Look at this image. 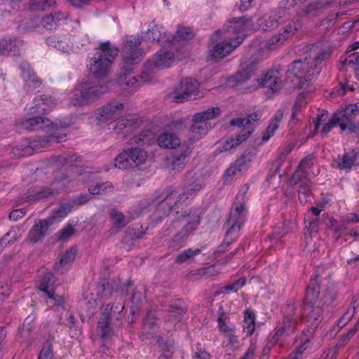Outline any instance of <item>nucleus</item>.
<instances>
[{
  "instance_id": "nucleus-1",
  "label": "nucleus",
  "mask_w": 359,
  "mask_h": 359,
  "mask_svg": "<svg viewBox=\"0 0 359 359\" xmlns=\"http://www.w3.org/2000/svg\"><path fill=\"white\" fill-rule=\"evenodd\" d=\"M332 50L330 48L320 50L318 53L305 57L304 60L294 61L286 72L287 79L294 86L302 87L305 83L316 79L320 74L323 62L330 57Z\"/></svg>"
},
{
  "instance_id": "nucleus-2",
  "label": "nucleus",
  "mask_w": 359,
  "mask_h": 359,
  "mask_svg": "<svg viewBox=\"0 0 359 359\" xmlns=\"http://www.w3.org/2000/svg\"><path fill=\"white\" fill-rule=\"evenodd\" d=\"M22 126L28 130H45L47 128L48 132L51 133L48 136L40 137L37 140H34L30 146L13 148L12 153L18 157L30 155L34 148H43L49 143H58L66 140V134H57L56 133L57 126L53 124L50 119L40 115L28 116L22 123Z\"/></svg>"
},
{
  "instance_id": "nucleus-3",
  "label": "nucleus",
  "mask_w": 359,
  "mask_h": 359,
  "mask_svg": "<svg viewBox=\"0 0 359 359\" xmlns=\"http://www.w3.org/2000/svg\"><path fill=\"white\" fill-rule=\"evenodd\" d=\"M141 43L142 39L139 36H130L126 39L123 46L122 67L128 74H122L117 82L124 90L128 91H132L138 86V80L136 77L131 76L129 72L132 70L133 65L142 60L144 52L139 48Z\"/></svg>"
},
{
  "instance_id": "nucleus-4",
  "label": "nucleus",
  "mask_w": 359,
  "mask_h": 359,
  "mask_svg": "<svg viewBox=\"0 0 359 359\" xmlns=\"http://www.w3.org/2000/svg\"><path fill=\"white\" fill-rule=\"evenodd\" d=\"M248 190L249 186L246 184L241 187L229 212V216L226 223L227 231L225 241L227 245H231V243L237 239L239 236L241 226L247 220L248 209L246 203L248 198L247 196Z\"/></svg>"
},
{
  "instance_id": "nucleus-5",
  "label": "nucleus",
  "mask_w": 359,
  "mask_h": 359,
  "mask_svg": "<svg viewBox=\"0 0 359 359\" xmlns=\"http://www.w3.org/2000/svg\"><path fill=\"white\" fill-rule=\"evenodd\" d=\"M118 52L119 48L109 41L100 43L93 55L88 57L87 67L90 73L97 78L107 76Z\"/></svg>"
},
{
  "instance_id": "nucleus-6",
  "label": "nucleus",
  "mask_w": 359,
  "mask_h": 359,
  "mask_svg": "<svg viewBox=\"0 0 359 359\" xmlns=\"http://www.w3.org/2000/svg\"><path fill=\"white\" fill-rule=\"evenodd\" d=\"M109 91L107 83H96L87 80L78 84L72 92L70 102L74 106L90 104Z\"/></svg>"
},
{
  "instance_id": "nucleus-7",
  "label": "nucleus",
  "mask_w": 359,
  "mask_h": 359,
  "mask_svg": "<svg viewBox=\"0 0 359 359\" xmlns=\"http://www.w3.org/2000/svg\"><path fill=\"white\" fill-rule=\"evenodd\" d=\"M260 116L259 113L254 112L243 118L231 119L230 121L231 126H238L239 128L243 127V129L235 137H227L222 141V146L219 148V151H230L248 139L254 131V128L252 125L258 121Z\"/></svg>"
},
{
  "instance_id": "nucleus-8",
  "label": "nucleus",
  "mask_w": 359,
  "mask_h": 359,
  "mask_svg": "<svg viewBox=\"0 0 359 359\" xmlns=\"http://www.w3.org/2000/svg\"><path fill=\"white\" fill-rule=\"evenodd\" d=\"M124 309V300L120 299L113 305L109 304L103 305L101 307L100 317L97 323L98 331L101 333L102 338H107L111 332L110 324L113 323L119 325V322L123 318V311Z\"/></svg>"
},
{
  "instance_id": "nucleus-9",
  "label": "nucleus",
  "mask_w": 359,
  "mask_h": 359,
  "mask_svg": "<svg viewBox=\"0 0 359 359\" xmlns=\"http://www.w3.org/2000/svg\"><path fill=\"white\" fill-rule=\"evenodd\" d=\"M147 159V151L139 147H131L123 150L114 160V165L121 170L138 167Z\"/></svg>"
},
{
  "instance_id": "nucleus-10",
  "label": "nucleus",
  "mask_w": 359,
  "mask_h": 359,
  "mask_svg": "<svg viewBox=\"0 0 359 359\" xmlns=\"http://www.w3.org/2000/svg\"><path fill=\"white\" fill-rule=\"evenodd\" d=\"M173 62V53L170 51H158L144 64V69L140 76L141 81H149L153 74L160 69L170 67Z\"/></svg>"
},
{
  "instance_id": "nucleus-11",
  "label": "nucleus",
  "mask_w": 359,
  "mask_h": 359,
  "mask_svg": "<svg viewBox=\"0 0 359 359\" xmlns=\"http://www.w3.org/2000/svg\"><path fill=\"white\" fill-rule=\"evenodd\" d=\"M173 99L177 102L196 100L199 94V83L191 78H185L180 81L173 90Z\"/></svg>"
},
{
  "instance_id": "nucleus-12",
  "label": "nucleus",
  "mask_w": 359,
  "mask_h": 359,
  "mask_svg": "<svg viewBox=\"0 0 359 359\" xmlns=\"http://www.w3.org/2000/svg\"><path fill=\"white\" fill-rule=\"evenodd\" d=\"M296 306L294 304H287L283 311V320L278 323L274 333L280 338L290 335L294 332L297 326L295 317Z\"/></svg>"
},
{
  "instance_id": "nucleus-13",
  "label": "nucleus",
  "mask_w": 359,
  "mask_h": 359,
  "mask_svg": "<svg viewBox=\"0 0 359 359\" xmlns=\"http://www.w3.org/2000/svg\"><path fill=\"white\" fill-rule=\"evenodd\" d=\"M56 103L54 99L47 95H39L34 98L30 106L25 108L27 116L40 115L44 116L52 110Z\"/></svg>"
},
{
  "instance_id": "nucleus-14",
  "label": "nucleus",
  "mask_w": 359,
  "mask_h": 359,
  "mask_svg": "<svg viewBox=\"0 0 359 359\" xmlns=\"http://www.w3.org/2000/svg\"><path fill=\"white\" fill-rule=\"evenodd\" d=\"M322 306V303H304L302 307V316L306 319L307 325L311 330L308 332L311 334L322 320L323 312Z\"/></svg>"
},
{
  "instance_id": "nucleus-15",
  "label": "nucleus",
  "mask_w": 359,
  "mask_h": 359,
  "mask_svg": "<svg viewBox=\"0 0 359 359\" xmlns=\"http://www.w3.org/2000/svg\"><path fill=\"white\" fill-rule=\"evenodd\" d=\"M245 34L238 36L231 41H222L216 44L210 50V56L212 60H218L229 55L235 48L239 46L244 40Z\"/></svg>"
},
{
  "instance_id": "nucleus-16",
  "label": "nucleus",
  "mask_w": 359,
  "mask_h": 359,
  "mask_svg": "<svg viewBox=\"0 0 359 359\" xmlns=\"http://www.w3.org/2000/svg\"><path fill=\"white\" fill-rule=\"evenodd\" d=\"M346 123L341 126V132L348 130L349 134L359 135V102L349 104L345 108Z\"/></svg>"
},
{
  "instance_id": "nucleus-17",
  "label": "nucleus",
  "mask_w": 359,
  "mask_h": 359,
  "mask_svg": "<svg viewBox=\"0 0 359 359\" xmlns=\"http://www.w3.org/2000/svg\"><path fill=\"white\" fill-rule=\"evenodd\" d=\"M191 153L192 148L189 144H181L179 149L175 151L169 158L171 169L176 172L184 170Z\"/></svg>"
},
{
  "instance_id": "nucleus-18",
  "label": "nucleus",
  "mask_w": 359,
  "mask_h": 359,
  "mask_svg": "<svg viewBox=\"0 0 359 359\" xmlns=\"http://www.w3.org/2000/svg\"><path fill=\"white\" fill-rule=\"evenodd\" d=\"M359 154L355 149L345 151L341 156H338L332 161V166L340 170L350 172L359 165Z\"/></svg>"
},
{
  "instance_id": "nucleus-19",
  "label": "nucleus",
  "mask_w": 359,
  "mask_h": 359,
  "mask_svg": "<svg viewBox=\"0 0 359 359\" xmlns=\"http://www.w3.org/2000/svg\"><path fill=\"white\" fill-rule=\"evenodd\" d=\"M313 158L311 156H308L303 158L291 177L290 183L292 185H296L303 180L310 179L315 176L316 174L313 170Z\"/></svg>"
},
{
  "instance_id": "nucleus-20",
  "label": "nucleus",
  "mask_w": 359,
  "mask_h": 359,
  "mask_svg": "<svg viewBox=\"0 0 359 359\" xmlns=\"http://www.w3.org/2000/svg\"><path fill=\"white\" fill-rule=\"evenodd\" d=\"M70 41V36L67 34L53 35L46 39L48 45L55 48L61 52H76L81 49L79 44L72 43Z\"/></svg>"
},
{
  "instance_id": "nucleus-21",
  "label": "nucleus",
  "mask_w": 359,
  "mask_h": 359,
  "mask_svg": "<svg viewBox=\"0 0 359 359\" xmlns=\"http://www.w3.org/2000/svg\"><path fill=\"white\" fill-rule=\"evenodd\" d=\"M254 157L255 154L252 151H245L244 153L226 170L225 176H233L247 170Z\"/></svg>"
},
{
  "instance_id": "nucleus-22",
  "label": "nucleus",
  "mask_w": 359,
  "mask_h": 359,
  "mask_svg": "<svg viewBox=\"0 0 359 359\" xmlns=\"http://www.w3.org/2000/svg\"><path fill=\"white\" fill-rule=\"evenodd\" d=\"M128 285H120L114 280L106 281L98 285L97 295L100 299H109L114 292L118 293L119 295H125L128 292Z\"/></svg>"
},
{
  "instance_id": "nucleus-23",
  "label": "nucleus",
  "mask_w": 359,
  "mask_h": 359,
  "mask_svg": "<svg viewBox=\"0 0 359 359\" xmlns=\"http://www.w3.org/2000/svg\"><path fill=\"white\" fill-rule=\"evenodd\" d=\"M283 74L280 69H269L265 74L264 77L261 79L259 84L276 92L280 90L283 86L282 81Z\"/></svg>"
},
{
  "instance_id": "nucleus-24",
  "label": "nucleus",
  "mask_w": 359,
  "mask_h": 359,
  "mask_svg": "<svg viewBox=\"0 0 359 359\" xmlns=\"http://www.w3.org/2000/svg\"><path fill=\"white\" fill-rule=\"evenodd\" d=\"M174 191V189L172 187L165 189L153 201L159 205V208L163 210L164 215L169 214L176 203L177 201Z\"/></svg>"
},
{
  "instance_id": "nucleus-25",
  "label": "nucleus",
  "mask_w": 359,
  "mask_h": 359,
  "mask_svg": "<svg viewBox=\"0 0 359 359\" xmlns=\"http://www.w3.org/2000/svg\"><path fill=\"white\" fill-rule=\"evenodd\" d=\"M252 25H254L252 18L242 17L238 19H233L228 22L226 32L235 34L243 33L241 36H243L245 34V38L247 36L245 32L253 30Z\"/></svg>"
},
{
  "instance_id": "nucleus-26",
  "label": "nucleus",
  "mask_w": 359,
  "mask_h": 359,
  "mask_svg": "<svg viewBox=\"0 0 359 359\" xmlns=\"http://www.w3.org/2000/svg\"><path fill=\"white\" fill-rule=\"evenodd\" d=\"M125 108V104L118 100H113L99 109L98 118L108 121L121 114Z\"/></svg>"
},
{
  "instance_id": "nucleus-27",
  "label": "nucleus",
  "mask_w": 359,
  "mask_h": 359,
  "mask_svg": "<svg viewBox=\"0 0 359 359\" xmlns=\"http://www.w3.org/2000/svg\"><path fill=\"white\" fill-rule=\"evenodd\" d=\"M201 189L200 180L191 178L182 188V192L177 197L179 203H186L187 201L194 198Z\"/></svg>"
},
{
  "instance_id": "nucleus-28",
  "label": "nucleus",
  "mask_w": 359,
  "mask_h": 359,
  "mask_svg": "<svg viewBox=\"0 0 359 359\" xmlns=\"http://www.w3.org/2000/svg\"><path fill=\"white\" fill-rule=\"evenodd\" d=\"M255 74L254 65L248 64L243 60L241 69L231 76V81L236 88H241Z\"/></svg>"
},
{
  "instance_id": "nucleus-29",
  "label": "nucleus",
  "mask_w": 359,
  "mask_h": 359,
  "mask_svg": "<svg viewBox=\"0 0 359 359\" xmlns=\"http://www.w3.org/2000/svg\"><path fill=\"white\" fill-rule=\"evenodd\" d=\"M147 37L152 40L156 41L160 46H170L176 39V36L167 34H161V30L157 25L150 24L146 32Z\"/></svg>"
},
{
  "instance_id": "nucleus-30",
  "label": "nucleus",
  "mask_w": 359,
  "mask_h": 359,
  "mask_svg": "<svg viewBox=\"0 0 359 359\" xmlns=\"http://www.w3.org/2000/svg\"><path fill=\"white\" fill-rule=\"evenodd\" d=\"M111 128L116 131L117 135L127 137L135 128V122L126 116H122L109 124V129Z\"/></svg>"
},
{
  "instance_id": "nucleus-31",
  "label": "nucleus",
  "mask_w": 359,
  "mask_h": 359,
  "mask_svg": "<svg viewBox=\"0 0 359 359\" xmlns=\"http://www.w3.org/2000/svg\"><path fill=\"white\" fill-rule=\"evenodd\" d=\"M21 77L25 81L29 88L36 90L41 86V81L36 76L28 63H23L20 65Z\"/></svg>"
},
{
  "instance_id": "nucleus-32",
  "label": "nucleus",
  "mask_w": 359,
  "mask_h": 359,
  "mask_svg": "<svg viewBox=\"0 0 359 359\" xmlns=\"http://www.w3.org/2000/svg\"><path fill=\"white\" fill-rule=\"evenodd\" d=\"M76 252V251L74 249L71 248L65 253L60 254L57 257V261L55 263V271L60 273H62L67 271L74 260Z\"/></svg>"
},
{
  "instance_id": "nucleus-33",
  "label": "nucleus",
  "mask_w": 359,
  "mask_h": 359,
  "mask_svg": "<svg viewBox=\"0 0 359 359\" xmlns=\"http://www.w3.org/2000/svg\"><path fill=\"white\" fill-rule=\"evenodd\" d=\"M50 226L46 219H39L33 225L29 233V240L34 243L41 241Z\"/></svg>"
},
{
  "instance_id": "nucleus-34",
  "label": "nucleus",
  "mask_w": 359,
  "mask_h": 359,
  "mask_svg": "<svg viewBox=\"0 0 359 359\" xmlns=\"http://www.w3.org/2000/svg\"><path fill=\"white\" fill-rule=\"evenodd\" d=\"M359 66V52L347 53L340 57L337 68L341 72H346L348 68L355 70Z\"/></svg>"
},
{
  "instance_id": "nucleus-35",
  "label": "nucleus",
  "mask_w": 359,
  "mask_h": 359,
  "mask_svg": "<svg viewBox=\"0 0 359 359\" xmlns=\"http://www.w3.org/2000/svg\"><path fill=\"white\" fill-rule=\"evenodd\" d=\"M158 145L163 149H176L180 147V138L172 133H163L160 134L156 140Z\"/></svg>"
},
{
  "instance_id": "nucleus-36",
  "label": "nucleus",
  "mask_w": 359,
  "mask_h": 359,
  "mask_svg": "<svg viewBox=\"0 0 359 359\" xmlns=\"http://www.w3.org/2000/svg\"><path fill=\"white\" fill-rule=\"evenodd\" d=\"M320 294V285L318 280V277L312 278L310 280V283L307 287L306 292V297L304 303L308 304H318L321 303L318 299Z\"/></svg>"
},
{
  "instance_id": "nucleus-37",
  "label": "nucleus",
  "mask_w": 359,
  "mask_h": 359,
  "mask_svg": "<svg viewBox=\"0 0 359 359\" xmlns=\"http://www.w3.org/2000/svg\"><path fill=\"white\" fill-rule=\"evenodd\" d=\"M67 19L65 13L57 11L45 16L42 20V24L48 29H52L62 25Z\"/></svg>"
},
{
  "instance_id": "nucleus-38",
  "label": "nucleus",
  "mask_w": 359,
  "mask_h": 359,
  "mask_svg": "<svg viewBox=\"0 0 359 359\" xmlns=\"http://www.w3.org/2000/svg\"><path fill=\"white\" fill-rule=\"evenodd\" d=\"M330 4V1L329 0H315L306 6L302 15L307 18L316 16L328 7Z\"/></svg>"
},
{
  "instance_id": "nucleus-39",
  "label": "nucleus",
  "mask_w": 359,
  "mask_h": 359,
  "mask_svg": "<svg viewBox=\"0 0 359 359\" xmlns=\"http://www.w3.org/2000/svg\"><path fill=\"white\" fill-rule=\"evenodd\" d=\"M343 123H346L345 109L341 111L335 112L332 115L330 120L322 128L320 131L322 136H326L337 126H339L341 128Z\"/></svg>"
},
{
  "instance_id": "nucleus-40",
  "label": "nucleus",
  "mask_w": 359,
  "mask_h": 359,
  "mask_svg": "<svg viewBox=\"0 0 359 359\" xmlns=\"http://www.w3.org/2000/svg\"><path fill=\"white\" fill-rule=\"evenodd\" d=\"M55 283V279L54 275L51 272L47 271L44 273V276L41 280L39 289L45 292L49 298H53Z\"/></svg>"
},
{
  "instance_id": "nucleus-41",
  "label": "nucleus",
  "mask_w": 359,
  "mask_h": 359,
  "mask_svg": "<svg viewBox=\"0 0 359 359\" xmlns=\"http://www.w3.org/2000/svg\"><path fill=\"white\" fill-rule=\"evenodd\" d=\"M71 206L68 204L62 205L57 210L52 212L51 215L46 219L50 226L62 221L70 212Z\"/></svg>"
},
{
  "instance_id": "nucleus-42",
  "label": "nucleus",
  "mask_w": 359,
  "mask_h": 359,
  "mask_svg": "<svg viewBox=\"0 0 359 359\" xmlns=\"http://www.w3.org/2000/svg\"><path fill=\"white\" fill-rule=\"evenodd\" d=\"M190 128L191 135L195 139H199L205 135L210 128V124L206 121H193Z\"/></svg>"
},
{
  "instance_id": "nucleus-43",
  "label": "nucleus",
  "mask_w": 359,
  "mask_h": 359,
  "mask_svg": "<svg viewBox=\"0 0 359 359\" xmlns=\"http://www.w3.org/2000/svg\"><path fill=\"white\" fill-rule=\"evenodd\" d=\"M358 306L359 296L353 297L346 312L339 320V326L344 327L352 318Z\"/></svg>"
},
{
  "instance_id": "nucleus-44",
  "label": "nucleus",
  "mask_w": 359,
  "mask_h": 359,
  "mask_svg": "<svg viewBox=\"0 0 359 359\" xmlns=\"http://www.w3.org/2000/svg\"><path fill=\"white\" fill-rule=\"evenodd\" d=\"M221 114V109L219 107H210L205 111L198 112L194 114L193 121H206L211 120Z\"/></svg>"
},
{
  "instance_id": "nucleus-45",
  "label": "nucleus",
  "mask_w": 359,
  "mask_h": 359,
  "mask_svg": "<svg viewBox=\"0 0 359 359\" xmlns=\"http://www.w3.org/2000/svg\"><path fill=\"white\" fill-rule=\"evenodd\" d=\"M56 4L55 0H30L29 8L33 11H45Z\"/></svg>"
},
{
  "instance_id": "nucleus-46",
  "label": "nucleus",
  "mask_w": 359,
  "mask_h": 359,
  "mask_svg": "<svg viewBox=\"0 0 359 359\" xmlns=\"http://www.w3.org/2000/svg\"><path fill=\"white\" fill-rule=\"evenodd\" d=\"M287 40V39L285 36H284V34L279 32L278 34L272 36L266 42L264 45V49L270 51L276 50L282 46Z\"/></svg>"
},
{
  "instance_id": "nucleus-47",
  "label": "nucleus",
  "mask_w": 359,
  "mask_h": 359,
  "mask_svg": "<svg viewBox=\"0 0 359 359\" xmlns=\"http://www.w3.org/2000/svg\"><path fill=\"white\" fill-rule=\"evenodd\" d=\"M255 319L256 316L253 311L249 310L245 311L243 327V332L246 333L248 336L252 334L255 331Z\"/></svg>"
},
{
  "instance_id": "nucleus-48",
  "label": "nucleus",
  "mask_w": 359,
  "mask_h": 359,
  "mask_svg": "<svg viewBox=\"0 0 359 359\" xmlns=\"http://www.w3.org/2000/svg\"><path fill=\"white\" fill-rule=\"evenodd\" d=\"M311 346L309 337H305L301 339V344L297 347L296 350L292 352L287 359H301L303 353Z\"/></svg>"
},
{
  "instance_id": "nucleus-49",
  "label": "nucleus",
  "mask_w": 359,
  "mask_h": 359,
  "mask_svg": "<svg viewBox=\"0 0 359 359\" xmlns=\"http://www.w3.org/2000/svg\"><path fill=\"white\" fill-rule=\"evenodd\" d=\"M17 43L15 40L2 39H0V54L15 55Z\"/></svg>"
},
{
  "instance_id": "nucleus-50",
  "label": "nucleus",
  "mask_w": 359,
  "mask_h": 359,
  "mask_svg": "<svg viewBox=\"0 0 359 359\" xmlns=\"http://www.w3.org/2000/svg\"><path fill=\"white\" fill-rule=\"evenodd\" d=\"M113 185L109 182L96 184L89 187L88 190L91 194H106L113 191Z\"/></svg>"
},
{
  "instance_id": "nucleus-51",
  "label": "nucleus",
  "mask_w": 359,
  "mask_h": 359,
  "mask_svg": "<svg viewBox=\"0 0 359 359\" xmlns=\"http://www.w3.org/2000/svg\"><path fill=\"white\" fill-rule=\"evenodd\" d=\"M217 323L218 329L220 332L226 334L233 331V328L229 326L226 323V320L228 318L227 316L224 313L222 307H220L217 311Z\"/></svg>"
},
{
  "instance_id": "nucleus-52",
  "label": "nucleus",
  "mask_w": 359,
  "mask_h": 359,
  "mask_svg": "<svg viewBox=\"0 0 359 359\" xmlns=\"http://www.w3.org/2000/svg\"><path fill=\"white\" fill-rule=\"evenodd\" d=\"M302 27L299 20H293L287 23L280 32L287 39L292 37Z\"/></svg>"
},
{
  "instance_id": "nucleus-53",
  "label": "nucleus",
  "mask_w": 359,
  "mask_h": 359,
  "mask_svg": "<svg viewBox=\"0 0 359 359\" xmlns=\"http://www.w3.org/2000/svg\"><path fill=\"white\" fill-rule=\"evenodd\" d=\"M306 102L305 100L304 95H299L294 102L292 112V119L299 120V114L302 113L303 108L306 107Z\"/></svg>"
},
{
  "instance_id": "nucleus-54",
  "label": "nucleus",
  "mask_w": 359,
  "mask_h": 359,
  "mask_svg": "<svg viewBox=\"0 0 359 359\" xmlns=\"http://www.w3.org/2000/svg\"><path fill=\"white\" fill-rule=\"evenodd\" d=\"M109 215L114 225L116 227L123 228L128 223L124 215L116 209H112L109 212Z\"/></svg>"
},
{
  "instance_id": "nucleus-55",
  "label": "nucleus",
  "mask_w": 359,
  "mask_h": 359,
  "mask_svg": "<svg viewBox=\"0 0 359 359\" xmlns=\"http://www.w3.org/2000/svg\"><path fill=\"white\" fill-rule=\"evenodd\" d=\"M201 251V250L199 248H196L195 250H192L191 248L187 249L183 251L182 253L179 254L176 257L175 261L178 264L185 263L198 255Z\"/></svg>"
},
{
  "instance_id": "nucleus-56",
  "label": "nucleus",
  "mask_w": 359,
  "mask_h": 359,
  "mask_svg": "<svg viewBox=\"0 0 359 359\" xmlns=\"http://www.w3.org/2000/svg\"><path fill=\"white\" fill-rule=\"evenodd\" d=\"M359 329V320L355 325L351 328L346 334H343L338 341L337 346L343 347L348 344L351 339Z\"/></svg>"
},
{
  "instance_id": "nucleus-57",
  "label": "nucleus",
  "mask_w": 359,
  "mask_h": 359,
  "mask_svg": "<svg viewBox=\"0 0 359 359\" xmlns=\"http://www.w3.org/2000/svg\"><path fill=\"white\" fill-rule=\"evenodd\" d=\"M169 312L170 316L168 320L174 323L175 321H179L181 319L183 313V309L177 303H173L170 305Z\"/></svg>"
},
{
  "instance_id": "nucleus-58",
  "label": "nucleus",
  "mask_w": 359,
  "mask_h": 359,
  "mask_svg": "<svg viewBox=\"0 0 359 359\" xmlns=\"http://www.w3.org/2000/svg\"><path fill=\"white\" fill-rule=\"evenodd\" d=\"M57 158L59 163L67 166H73L74 163L80 161V158L74 153L64 154Z\"/></svg>"
},
{
  "instance_id": "nucleus-59",
  "label": "nucleus",
  "mask_w": 359,
  "mask_h": 359,
  "mask_svg": "<svg viewBox=\"0 0 359 359\" xmlns=\"http://www.w3.org/2000/svg\"><path fill=\"white\" fill-rule=\"evenodd\" d=\"M152 136V133L150 130L142 131L139 135H135L131 138V143H135L137 144H149L150 137Z\"/></svg>"
},
{
  "instance_id": "nucleus-60",
  "label": "nucleus",
  "mask_w": 359,
  "mask_h": 359,
  "mask_svg": "<svg viewBox=\"0 0 359 359\" xmlns=\"http://www.w3.org/2000/svg\"><path fill=\"white\" fill-rule=\"evenodd\" d=\"M61 187L55 188L54 190L50 188H43L37 191L34 194L29 196L30 201H39L47 198L48 196L53 194L55 191H58Z\"/></svg>"
},
{
  "instance_id": "nucleus-61",
  "label": "nucleus",
  "mask_w": 359,
  "mask_h": 359,
  "mask_svg": "<svg viewBox=\"0 0 359 359\" xmlns=\"http://www.w3.org/2000/svg\"><path fill=\"white\" fill-rule=\"evenodd\" d=\"M311 186L309 182H303L299 189V199L301 203H306L307 202V198L311 194Z\"/></svg>"
},
{
  "instance_id": "nucleus-62",
  "label": "nucleus",
  "mask_w": 359,
  "mask_h": 359,
  "mask_svg": "<svg viewBox=\"0 0 359 359\" xmlns=\"http://www.w3.org/2000/svg\"><path fill=\"white\" fill-rule=\"evenodd\" d=\"M156 318L155 314L153 312H148L143 324L144 330L147 331L148 333H149L150 331H154L156 325Z\"/></svg>"
},
{
  "instance_id": "nucleus-63",
  "label": "nucleus",
  "mask_w": 359,
  "mask_h": 359,
  "mask_svg": "<svg viewBox=\"0 0 359 359\" xmlns=\"http://www.w3.org/2000/svg\"><path fill=\"white\" fill-rule=\"evenodd\" d=\"M246 283V278L241 277L231 285H228L222 288V292H237L239 289L243 287Z\"/></svg>"
},
{
  "instance_id": "nucleus-64",
  "label": "nucleus",
  "mask_w": 359,
  "mask_h": 359,
  "mask_svg": "<svg viewBox=\"0 0 359 359\" xmlns=\"http://www.w3.org/2000/svg\"><path fill=\"white\" fill-rule=\"evenodd\" d=\"M38 359H53V349L51 344H48L41 350Z\"/></svg>"
}]
</instances>
